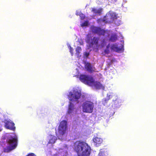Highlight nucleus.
<instances>
[{
  "label": "nucleus",
  "mask_w": 156,
  "mask_h": 156,
  "mask_svg": "<svg viewBox=\"0 0 156 156\" xmlns=\"http://www.w3.org/2000/svg\"><path fill=\"white\" fill-rule=\"evenodd\" d=\"M81 93L76 90H73V91L70 92L68 95V98L69 101H78L81 96Z\"/></svg>",
  "instance_id": "5"
},
{
  "label": "nucleus",
  "mask_w": 156,
  "mask_h": 156,
  "mask_svg": "<svg viewBox=\"0 0 156 156\" xmlns=\"http://www.w3.org/2000/svg\"><path fill=\"white\" fill-rule=\"evenodd\" d=\"M117 37L116 34L112 35L109 39V41L112 42H115L117 39Z\"/></svg>",
  "instance_id": "17"
},
{
  "label": "nucleus",
  "mask_w": 156,
  "mask_h": 156,
  "mask_svg": "<svg viewBox=\"0 0 156 156\" xmlns=\"http://www.w3.org/2000/svg\"><path fill=\"white\" fill-rule=\"evenodd\" d=\"M74 109V106L71 102H70L68 106L67 113L70 114L73 112Z\"/></svg>",
  "instance_id": "14"
},
{
  "label": "nucleus",
  "mask_w": 156,
  "mask_h": 156,
  "mask_svg": "<svg viewBox=\"0 0 156 156\" xmlns=\"http://www.w3.org/2000/svg\"><path fill=\"white\" fill-rule=\"evenodd\" d=\"M84 67L86 70L90 73H92L95 71V68L89 62L85 63Z\"/></svg>",
  "instance_id": "9"
},
{
  "label": "nucleus",
  "mask_w": 156,
  "mask_h": 156,
  "mask_svg": "<svg viewBox=\"0 0 156 156\" xmlns=\"http://www.w3.org/2000/svg\"><path fill=\"white\" fill-rule=\"evenodd\" d=\"M67 122L65 120L62 121L60 123L58 129L59 134L62 135L64 134L67 129Z\"/></svg>",
  "instance_id": "7"
},
{
  "label": "nucleus",
  "mask_w": 156,
  "mask_h": 156,
  "mask_svg": "<svg viewBox=\"0 0 156 156\" xmlns=\"http://www.w3.org/2000/svg\"><path fill=\"white\" fill-rule=\"evenodd\" d=\"M102 9L99 8L97 9L96 8H91V11L95 15H100L102 12Z\"/></svg>",
  "instance_id": "13"
},
{
  "label": "nucleus",
  "mask_w": 156,
  "mask_h": 156,
  "mask_svg": "<svg viewBox=\"0 0 156 156\" xmlns=\"http://www.w3.org/2000/svg\"><path fill=\"white\" fill-rule=\"evenodd\" d=\"M108 48V46H107V48Z\"/></svg>",
  "instance_id": "28"
},
{
  "label": "nucleus",
  "mask_w": 156,
  "mask_h": 156,
  "mask_svg": "<svg viewBox=\"0 0 156 156\" xmlns=\"http://www.w3.org/2000/svg\"><path fill=\"white\" fill-rule=\"evenodd\" d=\"M111 49L114 51L118 52H121L123 51V46L122 45L121 47H118V45L115 44L112 45L111 46Z\"/></svg>",
  "instance_id": "10"
},
{
  "label": "nucleus",
  "mask_w": 156,
  "mask_h": 156,
  "mask_svg": "<svg viewBox=\"0 0 156 156\" xmlns=\"http://www.w3.org/2000/svg\"><path fill=\"white\" fill-rule=\"evenodd\" d=\"M70 51L71 53H72V48L71 47L70 48Z\"/></svg>",
  "instance_id": "26"
},
{
  "label": "nucleus",
  "mask_w": 156,
  "mask_h": 156,
  "mask_svg": "<svg viewBox=\"0 0 156 156\" xmlns=\"http://www.w3.org/2000/svg\"><path fill=\"white\" fill-rule=\"evenodd\" d=\"M106 42L105 41V40L104 39L103 40L101 43V46L102 47L104 46L106 44Z\"/></svg>",
  "instance_id": "23"
},
{
  "label": "nucleus",
  "mask_w": 156,
  "mask_h": 156,
  "mask_svg": "<svg viewBox=\"0 0 156 156\" xmlns=\"http://www.w3.org/2000/svg\"><path fill=\"white\" fill-rule=\"evenodd\" d=\"M55 139L54 138V137H52L49 140L48 143L51 144H54L55 142Z\"/></svg>",
  "instance_id": "19"
},
{
  "label": "nucleus",
  "mask_w": 156,
  "mask_h": 156,
  "mask_svg": "<svg viewBox=\"0 0 156 156\" xmlns=\"http://www.w3.org/2000/svg\"><path fill=\"white\" fill-rule=\"evenodd\" d=\"M100 38L98 37L94 36L93 38L90 36H87L86 42L91 47L98 48L100 46L99 42Z\"/></svg>",
  "instance_id": "3"
},
{
  "label": "nucleus",
  "mask_w": 156,
  "mask_h": 156,
  "mask_svg": "<svg viewBox=\"0 0 156 156\" xmlns=\"http://www.w3.org/2000/svg\"><path fill=\"white\" fill-rule=\"evenodd\" d=\"M105 152L103 151H101L99 152L98 156H103L104 155Z\"/></svg>",
  "instance_id": "22"
},
{
  "label": "nucleus",
  "mask_w": 156,
  "mask_h": 156,
  "mask_svg": "<svg viewBox=\"0 0 156 156\" xmlns=\"http://www.w3.org/2000/svg\"><path fill=\"white\" fill-rule=\"evenodd\" d=\"M88 24V23L87 21H85L84 22L82 23L81 24V26L82 27L87 26Z\"/></svg>",
  "instance_id": "21"
},
{
  "label": "nucleus",
  "mask_w": 156,
  "mask_h": 156,
  "mask_svg": "<svg viewBox=\"0 0 156 156\" xmlns=\"http://www.w3.org/2000/svg\"><path fill=\"white\" fill-rule=\"evenodd\" d=\"M112 98V95L107 94L106 97L102 99V102L103 104L105 105L107 104L108 100Z\"/></svg>",
  "instance_id": "16"
},
{
  "label": "nucleus",
  "mask_w": 156,
  "mask_h": 156,
  "mask_svg": "<svg viewBox=\"0 0 156 156\" xmlns=\"http://www.w3.org/2000/svg\"><path fill=\"white\" fill-rule=\"evenodd\" d=\"M36 156V155L34 153H30L27 156Z\"/></svg>",
  "instance_id": "24"
},
{
  "label": "nucleus",
  "mask_w": 156,
  "mask_h": 156,
  "mask_svg": "<svg viewBox=\"0 0 156 156\" xmlns=\"http://www.w3.org/2000/svg\"><path fill=\"white\" fill-rule=\"evenodd\" d=\"M91 29L92 32L95 34H97L99 36H104L106 33V31L99 27H92Z\"/></svg>",
  "instance_id": "6"
},
{
  "label": "nucleus",
  "mask_w": 156,
  "mask_h": 156,
  "mask_svg": "<svg viewBox=\"0 0 156 156\" xmlns=\"http://www.w3.org/2000/svg\"><path fill=\"white\" fill-rule=\"evenodd\" d=\"M81 50V48L80 47H77L76 49V54L78 56L79 55L80 51Z\"/></svg>",
  "instance_id": "18"
},
{
  "label": "nucleus",
  "mask_w": 156,
  "mask_h": 156,
  "mask_svg": "<svg viewBox=\"0 0 156 156\" xmlns=\"http://www.w3.org/2000/svg\"><path fill=\"white\" fill-rule=\"evenodd\" d=\"M114 18L112 17L111 14H108L104 17L103 21L109 23L112 22Z\"/></svg>",
  "instance_id": "12"
},
{
  "label": "nucleus",
  "mask_w": 156,
  "mask_h": 156,
  "mask_svg": "<svg viewBox=\"0 0 156 156\" xmlns=\"http://www.w3.org/2000/svg\"><path fill=\"white\" fill-rule=\"evenodd\" d=\"M80 19L81 20H84L85 18V15L82 13H80L79 15Z\"/></svg>",
  "instance_id": "20"
},
{
  "label": "nucleus",
  "mask_w": 156,
  "mask_h": 156,
  "mask_svg": "<svg viewBox=\"0 0 156 156\" xmlns=\"http://www.w3.org/2000/svg\"><path fill=\"white\" fill-rule=\"evenodd\" d=\"M80 80L84 83L90 86L95 87L97 89H104V87L99 82L95 81L91 76L82 74L80 75Z\"/></svg>",
  "instance_id": "2"
},
{
  "label": "nucleus",
  "mask_w": 156,
  "mask_h": 156,
  "mask_svg": "<svg viewBox=\"0 0 156 156\" xmlns=\"http://www.w3.org/2000/svg\"><path fill=\"white\" fill-rule=\"evenodd\" d=\"M93 140L96 145L101 144L102 142V139L100 137H94Z\"/></svg>",
  "instance_id": "15"
},
{
  "label": "nucleus",
  "mask_w": 156,
  "mask_h": 156,
  "mask_svg": "<svg viewBox=\"0 0 156 156\" xmlns=\"http://www.w3.org/2000/svg\"><path fill=\"white\" fill-rule=\"evenodd\" d=\"M17 137H10L8 143L11 149H14L17 145Z\"/></svg>",
  "instance_id": "8"
},
{
  "label": "nucleus",
  "mask_w": 156,
  "mask_h": 156,
  "mask_svg": "<svg viewBox=\"0 0 156 156\" xmlns=\"http://www.w3.org/2000/svg\"><path fill=\"white\" fill-rule=\"evenodd\" d=\"M109 51H108V50H105V52L108 53V52H109Z\"/></svg>",
  "instance_id": "27"
},
{
  "label": "nucleus",
  "mask_w": 156,
  "mask_h": 156,
  "mask_svg": "<svg viewBox=\"0 0 156 156\" xmlns=\"http://www.w3.org/2000/svg\"><path fill=\"white\" fill-rule=\"evenodd\" d=\"M74 150L78 156H89L90 148L84 142H77L75 144Z\"/></svg>",
  "instance_id": "1"
},
{
  "label": "nucleus",
  "mask_w": 156,
  "mask_h": 156,
  "mask_svg": "<svg viewBox=\"0 0 156 156\" xmlns=\"http://www.w3.org/2000/svg\"><path fill=\"white\" fill-rule=\"evenodd\" d=\"M82 107L83 112L91 113L93 111L94 104L90 101H86L83 103Z\"/></svg>",
  "instance_id": "4"
},
{
  "label": "nucleus",
  "mask_w": 156,
  "mask_h": 156,
  "mask_svg": "<svg viewBox=\"0 0 156 156\" xmlns=\"http://www.w3.org/2000/svg\"><path fill=\"white\" fill-rule=\"evenodd\" d=\"M5 123V127L7 129L12 130H15V127L14 126V124L13 122L9 121H6Z\"/></svg>",
  "instance_id": "11"
},
{
  "label": "nucleus",
  "mask_w": 156,
  "mask_h": 156,
  "mask_svg": "<svg viewBox=\"0 0 156 156\" xmlns=\"http://www.w3.org/2000/svg\"><path fill=\"white\" fill-rule=\"evenodd\" d=\"M109 1L112 3H114L117 1V0H109Z\"/></svg>",
  "instance_id": "25"
}]
</instances>
